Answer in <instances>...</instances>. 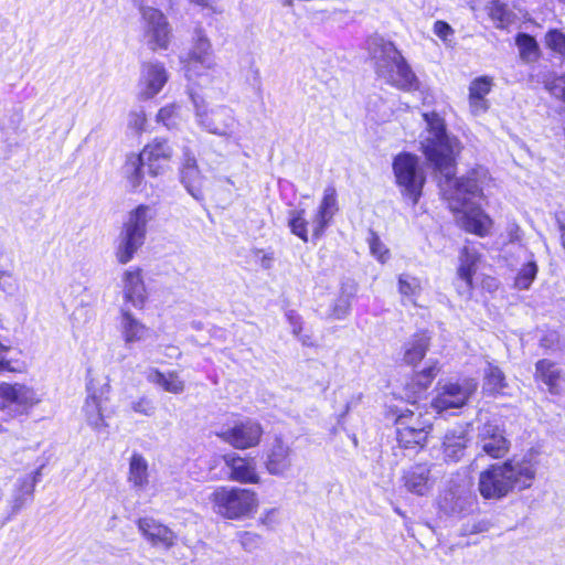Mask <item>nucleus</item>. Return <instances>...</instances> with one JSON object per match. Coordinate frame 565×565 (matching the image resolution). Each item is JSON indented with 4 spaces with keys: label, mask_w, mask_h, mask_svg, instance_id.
I'll return each mask as SVG.
<instances>
[{
    "label": "nucleus",
    "mask_w": 565,
    "mask_h": 565,
    "mask_svg": "<svg viewBox=\"0 0 565 565\" xmlns=\"http://www.w3.org/2000/svg\"><path fill=\"white\" fill-rule=\"evenodd\" d=\"M478 489L484 499L494 497V465H489L479 477Z\"/></svg>",
    "instance_id": "obj_38"
},
{
    "label": "nucleus",
    "mask_w": 565,
    "mask_h": 565,
    "mask_svg": "<svg viewBox=\"0 0 565 565\" xmlns=\"http://www.w3.org/2000/svg\"><path fill=\"white\" fill-rule=\"evenodd\" d=\"M482 449L488 456L494 457V443L492 439H490L488 443H484Z\"/></svg>",
    "instance_id": "obj_57"
},
{
    "label": "nucleus",
    "mask_w": 565,
    "mask_h": 565,
    "mask_svg": "<svg viewBox=\"0 0 565 565\" xmlns=\"http://www.w3.org/2000/svg\"><path fill=\"white\" fill-rule=\"evenodd\" d=\"M185 76L199 85L211 83L217 64L213 54L212 44L201 29H196L192 47L185 58H181Z\"/></svg>",
    "instance_id": "obj_5"
},
{
    "label": "nucleus",
    "mask_w": 565,
    "mask_h": 565,
    "mask_svg": "<svg viewBox=\"0 0 565 565\" xmlns=\"http://www.w3.org/2000/svg\"><path fill=\"white\" fill-rule=\"evenodd\" d=\"M257 256L260 255L259 257V264L262 266V268L264 269H270L273 267V264H274V253L269 252H264L262 249H257L256 253H255Z\"/></svg>",
    "instance_id": "obj_53"
},
{
    "label": "nucleus",
    "mask_w": 565,
    "mask_h": 565,
    "mask_svg": "<svg viewBox=\"0 0 565 565\" xmlns=\"http://www.w3.org/2000/svg\"><path fill=\"white\" fill-rule=\"evenodd\" d=\"M222 441L236 449H248L259 444L263 436V428L259 423L253 419L234 422L232 425H223L214 431Z\"/></svg>",
    "instance_id": "obj_11"
},
{
    "label": "nucleus",
    "mask_w": 565,
    "mask_h": 565,
    "mask_svg": "<svg viewBox=\"0 0 565 565\" xmlns=\"http://www.w3.org/2000/svg\"><path fill=\"white\" fill-rule=\"evenodd\" d=\"M292 448L281 437H276L266 451L265 468L269 475L286 477L292 467Z\"/></svg>",
    "instance_id": "obj_15"
},
{
    "label": "nucleus",
    "mask_w": 565,
    "mask_h": 565,
    "mask_svg": "<svg viewBox=\"0 0 565 565\" xmlns=\"http://www.w3.org/2000/svg\"><path fill=\"white\" fill-rule=\"evenodd\" d=\"M333 217L321 214V212L317 211L315 214L312 221H311V227H312V238L319 239L326 228L329 226Z\"/></svg>",
    "instance_id": "obj_46"
},
{
    "label": "nucleus",
    "mask_w": 565,
    "mask_h": 565,
    "mask_svg": "<svg viewBox=\"0 0 565 565\" xmlns=\"http://www.w3.org/2000/svg\"><path fill=\"white\" fill-rule=\"evenodd\" d=\"M8 365H9L8 361H6L3 359L0 360V371L6 370L8 367Z\"/></svg>",
    "instance_id": "obj_63"
},
{
    "label": "nucleus",
    "mask_w": 565,
    "mask_h": 565,
    "mask_svg": "<svg viewBox=\"0 0 565 565\" xmlns=\"http://www.w3.org/2000/svg\"><path fill=\"white\" fill-rule=\"evenodd\" d=\"M139 154L146 161L149 173L157 177L161 173L163 164L171 159L172 149L166 140H154L147 145Z\"/></svg>",
    "instance_id": "obj_22"
},
{
    "label": "nucleus",
    "mask_w": 565,
    "mask_h": 565,
    "mask_svg": "<svg viewBox=\"0 0 565 565\" xmlns=\"http://www.w3.org/2000/svg\"><path fill=\"white\" fill-rule=\"evenodd\" d=\"M477 257L475 254L465 249L460 258V266L458 268L459 277L466 281L468 286L471 285L472 273L475 271Z\"/></svg>",
    "instance_id": "obj_40"
},
{
    "label": "nucleus",
    "mask_w": 565,
    "mask_h": 565,
    "mask_svg": "<svg viewBox=\"0 0 565 565\" xmlns=\"http://www.w3.org/2000/svg\"><path fill=\"white\" fill-rule=\"evenodd\" d=\"M129 409L138 415L151 417L156 413V405L153 401L147 396H139L129 403Z\"/></svg>",
    "instance_id": "obj_42"
},
{
    "label": "nucleus",
    "mask_w": 565,
    "mask_h": 565,
    "mask_svg": "<svg viewBox=\"0 0 565 565\" xmlns=\"http://www.w3.org/2000/svg\"><path fill=\"white\" fill-rule=\"evenodd\" d=\"M147 380L172 394H181L184 391V382L177 372L162 373L157 369H150L147 372Z\"/></svg>",
    "instance_id": "obj_30"
},
{
    "label": "nucleus",
    "mask_w": 565,
    "mask_h": 565,
    "mask_svg": "<svg viewBox=\"0 0 565 565\" xmlns=\"http://www.w3.org/2000/svg\"><path fill=\"white\" fill-rule=\"evenodd\" d=\"M103 394L94 390L90 384L87 385V397L84 402L82 412L87 425L95 430L107 427L103 415Z\"/></svg>",
    "instance_id": "obj_23"
},
{
    "label": "nucleus",
    "mask_w": 565,
    "mask_h": 565,
    "mask_svg": "<svg viewBox=\"0 0 565 565\" xmlns=\"http://www.w3.org/2000/svg\"><path fill=\"white\" fill-rule=\"evenodd\" d=\"M428 434L423 428H414L406 426H396V439L403 448L424 447L427 441Z\"/></svg>",
    "instance_id": "obj_31"
},
{
    "label": "nucleus",
    "mask_w": 565,
    "mask_h": 565,
    "mask_svg": "<svg viewBox=\"0 0 565 565\" xmlns=\"http://www.w3.org/2000/svg\"><path fill=\"white\" fill-rule=\"evenodd\" d=\"M318 211L321 214L333 217L338 212L337 192L333 186H328L323 191V198L320 202Z\"/></svg>",
    "instance_id": "obj_41"
},
{
    "label": "nucleus",
    "mask_w": 565,
    "mask_h": 565,
    "mask_svg": "<svg viewBox=\"0 0 565 565\" xmlns=\"http://www.w3.org/2000/svg\"><path fill=\"white\" fill-rule=\"evenodd\" d=\"M11 278V274L6 270H0V289L3 291L11 290V284H8L7 279Z\"/></svg>",
    "instance_id": "obj_56"
},
{
    "label": "nucleus",
    "mask_w": 565,
    "mask_h": 565,
    "mask_svg": "<svg viewBox=\"0 0 565 565\" xmlns=\"http://www.w3.org/2000/svg\"><path fill=\"white\" fill-rule=\"evenodd\" d=\"M429 342L430 338L425 332L414 334L404 344V362L409 365L420 362L428 350Z\"/></svg>",
    "instance_id": "obj_29"
},
{
    "label": "nucleus",
    "mask_w": 565,
    "mask_h": 565,
    "mask_svg": "<svg viewBox=\"0 0 565 565\" xmlns=\"http://www.w3.org/2000/svg\"><path fill=\"white\" fill-rule=\"evenodd\" d=\"M146 121L147 118L143 110L131 111L129 114L128 127L140 134L145 129Z\"/></svg>",
    "instance_id": "obj_49"
},
{
    "label": "nucleus",
    "mask_w": 565,
    "mask_h": 565,
    "mask_svg": "<svg viewBox=\"0 0 565 565\" xmlns=\"http://www.w3.org/2000/svg\"><path fill=\"white\" fill-rule=\"evenodd\" d=\"M288 319L290 320L291 324L294 326V333L297 334L301 327L298 326V320H299V317H295L292 312L288 313Z\"/></svg>",
    "instance_id": "obj_58"
},
{
    "label": "nucleus",
    "mask_w": 565,
    "mask_h": 565,
    "mask_svg": "<svg viewBox=\"0 0 565 565\" xmlns=\"http://www.w3.org/2000/svg\"><path fill=\"white\" fill-rule=\"evenodd\" d=\"M469 105L475 115L486 110L489 106L483 97L469 96Z\"/></svg>",
    "instance_id": "obj_52"
},
{
    "label": "nucleus",
    "mask_w": 565,
    "mask_h": 565,
    "mask_svg": "<svg viewBox=\"0 0 565 565\" xmlns=\"http://www.w3.org/2000/svg\"><path fill=\"white\" fill-rule=\"evenodd\" d=\"M398 291L415 303V298L422 292V282L417 277L409 274H401L398 276Z\"/></svg>",
    "instance_id": "obj_35"
},
{
    "label": "nucleus",
    "mask_w": 565,
    "mask_h": 565,
    "mask_svg": "<svg viewBox=\"0 0 565 565\" xmlns=\"http://www.w3.org/2000/svg\"><path fill=\"white\" fill-rule=\"evenodd\" d=\"M138 529L153 545H160L164 548L174 545L177 539L174 532L152 518L139 519Z\"/></svg>",
    "instance_id": "obj_21"
},
{
    "label": "nucleus",
    "mask_w": 565,
    "mask_h": 565,
    "mask_svg": "<svg viewBox=\"0 0 565 565\" xmlns=\"http://www.w3.org/2000/svg\"><path fill=\"white\" fill-rule=\"evenodd\" d=\"M510 450V441L503 436H497V459L504 457Z\"/></svg>",
    "instance_id": "obj_54"
},
{
    "label": "nucleus",
    "mask_w": 565,
    "mask_h": 565,
    "mask_svg": "<svg viewBox=\"0 0 565 565\" xmlns=\"http://www.w3.org/2000/svg\"><path fill=\"white\" fill-rule=\"evenodd\" d=\"M477 388V383L471 379L460 382H448L438 387V393L433 399L431 406L437 413L462 407Z\"/></svg>",
    "instance_id": "obj_12"
},
{
    "label": "nucleus",
    "mask_w": 565,
    "mask_h": 565,
    "mask_svg": "<svg viewBox=\"0 0 565 565\" xmlns=\"http://www.w3.org/2000/svg\"><path fill=\"white\" fill-rule=\"evenodd\" d=\"M393 170L402 193L415 205L420 195L425 177L418 168V159L411 153H401L395 157Z\"/></svg>",
    "instance_id": "obj_10"
},
{
    "label": "nucleus",
    "mask_w": 565,
    "mask_h": 565,
    "mask_svg": "<svg viewBox=\"0 0 565 565\" xmlns=\"http://www.w3.org/2000/svg\"><path fill=\"white\" fill-rule=\"evenodd\" d=\"M511 267L515 271L514 287L521 290L529 289L539 271L533 255L520 249L518 256L512 259Z\"/></svg>",
    "instance_id": "obj_20"
},
{
    "label": "nucleus",
    "mask_w": 565,
    "mask_h": 565,
    "mask_svg": "<svg viewBox=\"0 0 565 565\" xmlns=\"http://www.w3.org/2000/svg\"><path fill=\"white\" fill-rule=\"evenodd\" d=\"M545 44L552 52L565 57V33L558 29H550L545 33Z\"/></svg>",
    "instance_id": "obj_39"
},
{
    "label": "nucleus",
    "mask_w": 565,
    "mask_h": 565,
    "mask_svg": "<svg viewBox=\"0 0 565 565\" xmlns=\"http://www.w3.org/2000/svg\"><path fill=\"white\" fill-rule=\"evenodd\" d=\"M40 402V395L31 386L22 383H0V412L6 419L28 414Z\"/></svg>",
    "instance_id": "obj_8"
},
{
    "label": "nucleus",
    "mask_w": 565,
    "mask_h": 565,
    "mask_svg": "<svg viewBox=\"0 0 565 565\" xmlns=\"http://www.w3.org/2000/svg\"><path fill=\"white\" fill-rule=\"evenodd\" d=\"M147 164L140 154H129L125 163V174L132 189H137L142 181V167Z\"/></svg>",
    "instance_id": "obj_33"
},
{
    "label": "nucleus",
    "mask_w": 565,
    "mask_h": 565,
    "mask_svg": "<svg viewBox=\"0 0 565 565\" xmlns=\"http://www.w3.org/2000/svg\"><path fill=\"white\" fill-rule=\"evenodd\" d=\"M198 125L209 134L232 138L238 127L234 110L226 105H209L203 98L192 95Z\"/></svg>",
    "instance_id": "obj_7"
},
{
    "label": "nucleus",
    "mask_w": 565,
    "mask_h": 565,
    "mask_svg": "<svg viewBox=\"0 0 565 565\" xmlns=\"http://www.w3.org/2000/svg\"><path fill=\"white\" fill-rule=\"evenodd\" d=\"M156 216L154 209L140 204L129 212L118 236L116 258L120 264L129 263L137 250L143 245L147 234V225Z\"/></svg>",
    "instance_id": "obj_4"
},
{
    "label": "nucleus",
    "mask_w": 565,
    "mask_h": 565,
    "mask_svg": "<svg viewBox=\"0 0 565 565\" xmlns=\"http://www.w3.org/2000/svg\"><path fill=\"white\" fill-rule=\"evenodd\" d=\"M238 541L241 546L247 551L252 552L259 547L262 544L260 535L253 532H242L238 534Z\"/></svg>",
    "instance_id": "obj_48"
},
{
    "label": "nucleus",
    "mask_w": 565,
    "mask_h": 565,
    "mask_svg": "<svg viewBox=\"0 0 565 565\" xmlns=\"http://www.w3.org/2000/svg\"><path fill=\"white\" fill-rule=\"evenodd\" d=\"M508 239L510 243H519L521 241V230L516 224H511L509 226Z\"/></svg>",
    "instance_id": "obj_55"
},
{
    "label": "nucleus",
    "mask_w": 565,
    "mask_h": 565,
    "mask_svg": "<svg viewBox=\"0 0 565 565\" xmlns=\"http://www.w3.org/2000/svg\"><path fill=\"white\" fill-rule=\"evenodd\" d=\"M168 79L169 74L163 63L159 61L142 63L139 79L140 97L143 99L154 97L161 92Z\"/></svg>",
    "instance_id": "obj_13"
},
{
    "label": "nucleus",
    "mask_w": 565,
    "mask_h": 565,
    "mask_svg": "<svg viewBox=\"0 0 565 565\" xmlns=\"http://www.w3.org/2000/svg\"><path fill=\"white\" fill-rule=\"evenodd\" d=\"M366 44L379 77L407 92L419 87L417 76L391 41L374 35L367 40Z\"/></svg>",
    "instance_id": "obj_2"
},
{
    "label": "nucleus",
    "mask_w": 565,
    "mask_h": 565,
    "mask_svg": "<svg viewBox=\"0 0 565 565\" xmlns=\"http://www.w3.org/2000/svg\"><path fill=\"white\" fill-rule=\"evenodd\" d=\"M225 468L228 471V479L239 483H259L260 477L257 472L256 460L252 457H242L236 452L223 456Z\"/></svg>",
    "instance_id": "obj_14"
},
{
    "label": "nucleus",
    "mask_w": 565,
    "mask_h": 565,
    "mask_svg": "<svg viewBox=\"0 0 565 565\" xmlns=\"http://www.w3.org/2000/svg\"><path fill=\"white\" fill-rule=\"evenodd\" d=\"M148 460L139 452H134L129 459L127 481L135 491H142L149 484Z\"/></svg>",
    "instance_id": "obj_27"
},
{
    "label": "nucleus",
    "mask_w": 565,
    "mask_h": 565,
    "mask_svg": "<svg viewBox=\"0 0 565 565\" xmlns=\"http://www.w3.org/2000/svg\"><path fill=\"white\" fill-rule=\"evenodd\" d=\"M121 291L126 305L142 309L147 301V289L140 268L127 269L121 278Z\"/></svg>",
    "instance_id": "obj_16"
},
{
    "label": "nucleus",
    "mask_w": 565,
    "mask_h": 565,
    "mask_svg": "<svg viewBox=\"0 0 565 565\" xmlns=\"http://www.w3.org/2000/svg\"><path fill=\"white\" fill-rule=\"evenodd\" d=\"M440 367L437 362L429 364L423 371L418 372L415 375V383L423 390L427 388L433 380L438 375Z\"/></svg>",
    "instance_id": "obj_43"
},
{
    "label": "nucleus",
    "mask_w": 565,
    "mask_h": 565,
    "mask_svg": "<svg viewBox=\"0 0 565 565\" xmlns=\"http://www.w3.org/2000/svg\"><path fill=\"white\" fill-rule=\"evenodd\" d=\"M367 242L372 255L376 257L381 263H385L388 259L390 252L381 242L380 237L374 232H371Z\"/></svg>",
    "instance_id": "obj_45"
},
{
    "label": "nucleus",
    "mask_w": 565,
    "mask_h": 565,
    "mask_svg": "<svg viewBox=\"0 0 565 565\" xmlns=\"http://www.w3.org/2000/svg\"><path fill=\"white\" fill-rule=\"evenodd\" d=\"M274 513H275V511H274V510H273V511H270V512H269V513H268V514L263 519V522H264L265 524H267L269 521H271L270 515H273Z\"/></svg>",
    "instance_id": "obj_64"
},
{
    "label": "nucleus",
    "mask_w": 565,
    "mask_h": 565,
    "mask_svg": "<svg viewBox=\"0 0 565 565\" xmlns=\"http://www.w3.org/2000/svg\"><path fill=\"white\" fill-rule=\"evenodd\" d=\"M491 78L480 77L475 79L469 87V96L483 97L491 90Z\"/></svg>",
    "instance_id": "obj_47"
},
{
    "label": "nucleus",
    "mask_w": 565,
    "mask_h": 565,
    "mask_svg": "<svg viewBox=\"0 0 565 565\" xmlns=\"http://www.w3.org/2000/svg\"><path fill=\"white\" fill-rule=\"evenodd\" d=\"M290 231L303 242H308V222L305 218V210H294L290 212L288 221Z\"/></svg>",
    "instance_id": "obj_37"
},
{
    "label": "nucleus",
    "mask_w": 565,
    "mask_h": 565,
    "mask_svg": "<svg viewBox=\"0 0 565 565\" xmlns=\"http://www.w3.org/2000/svg\"><path fill=\"white\" fill-rule=\"evenodd\" d=\"M539 462L532 455L513 456L497 466V499L530 489L536 479Z\"/></svg>",
    "instance_id": "obj_3"
},
{
    "label": "nucleus",
    "mask_w": 565,
    "mask_h": 565,
    "mask_svg": "<svg viewBox=\"0 0 565 565\" xmlns=\"http://www.w3.org/2000/svg\"><path fill=\"white\" fill-rule=\"evenodd\" d=\"M213 511L231 520L249 515L257 507L256 493L236 487H220L211 495Z\"/></svg>",
    "instance_id": "obj_6"
},
{
    "label": "nucleus",
    "mask_w": 565,
    "mask_h": 565,
    "mask_svg": "<svg viewBox=\"0 0 565 565\" xmlns=\"http://www.w3.org/2000/svg\"><path fill=\"white\" fill-rule=\"evenodd\" d=\"M467 443V431L462 427L449 429L443 443L445 460L451 462L459 461L465 455Z\"/></svg>",
    "instance_id": "obj_26"
},
{
    "label": "nucleus",
    "mask_w": 565,
    "mask_h": 565,
    "mask_svg": "<svg viewBox=\"0 0 565 565\" xmlns=\"http://www.w3.org/2000/svg\"><path fill=\"white\" fill-rule=\"evenodd\" d=\"M495 379H497V386H498V385H500V386H501V381H503V380H504L503 374L497 371Z\"/></svg>",
    "instance_id": "obj_62"
},
{
    "label": "nucleus",
    "mask_w": 565,
    "mask_h": 565,
    "mask_svg": "<svg viewBox=\"0 0 565 565\" xmlns=\"http://www.w3.org/2000/svg\"><path fill=\"white\" fill-rule=\"evenodd\" d=\"M562 82H563V86H562V90H561V99L563 102H565V75L563 76Z\"/></svg>",
    "instance_id": "obj_61"
},
{
    "label": "nucleus",
    "mask_w": 565,
    "mask_h": 565,
    "mask_svg": "<svg viewBox=\"0 0 565 565\" xmlns=\"http://www.w3.org/2000/svg\"><path fill=\"white\" fill-rule=\"evenodd\" d=\"M141 28L147 45L151 51L168 50L172 39V28L167 17L157 8L139 4Z\"/></svg>",
    "instance_id": "obj_9"
},
{
    "label": "nucleus",
    "mask_w": 565,
    "mask_h": 565,
    "mask_svg": "<svg viewBox=\"0 0 565 565\" xmlns=\"http://www.w3.org/2000/svg\"><path fill=\"white\" fill-rule=\"evenodd\" d=\"M157 119L167 128H174L179 120V107L177 105L162 107L158 113Z\"/></svg>",
    "instance_id": "obj_44"
},
{
    "label": "nucleus",
    "mask_w": 565,
    "mask_h": 565,
    "mask_svg": "<svg viewBox=\"0 0 565 565\" xmlns=\"http://www.w3.org/2000/svg\"><path fill=\"white\" fill-rule=\"evenodd\" d=\"M350 291L347 290L345 286L343 285L341 288V296L334 301L332 306V317L341 320L344 319L351 307V298L354 295L355 288L354 286H350Z\"/></svg>",
    "instance_id": "obj_36"
},
{
    "label": "nucleus",
    "mask_w": 565,
    "mask_h": 565,
    "mask_svg": "<svg viewBox=\"0 0 565 565\" xmlns=\"http://www.w3.org/2000/svg\"><path fill=\"white\" fill-rule=\"evenodd\" d=\"M191 2H193L194 4L200 6L202 8H211L210 0H191Z\"/></svg>",
    "instance_id": "obj_59"
},
{
    "label": "nucleus",
    "mask_w": 565,
    "mask_h": 565,
    "mask_svg": "<svg viewBox=\"0 0 565 565\" xmlns=\"http://www.w3.org/2000/svg\"><path fill=\"white\" fill-rule=\"evenodd\" d=\"M119 324L121 335L127 345L143 341L149 335V328L139 321L125 306L120 308Z\"/></svg>",
    "instance_id": "obj_25"
},
{
    "label": "nucleus",
    "mask_w": 565,
    "mask_h": 565,
    "mask_svg": "<svg viewBox=\"0 0 565 565\" xmlns=\"http://www.w3.org/2000/svg\"><path fill=\"white\" fill-rule=\"evenodd\" d=\"M519 49L520 58L524 62H535L541 56V49L536 39L524 32H520L514 38Z\"/></svg>",
    "instance_id": "obj_32"
},
{
    "label": "nucleus",
    "mask_w": 565,
    "mask_h": 565,
    "mask_svg": "<svg viewBox=\"0 0 565 565\" xmlns=\"http://www.w3.org/2000/svg\"><path fill=\"white\" fill-rule=\"evenodd\" d=\"M434 31L436 35H438L443 40H447V38L454 33L451 26L444 21L435 22Z\"/></svg>",
    "instance_id": "obj_51"
},
{
    "label": "nucleus",
    "mask_w": 565,
    "mask_h": 565,
    "mask_svg": "<svg viewBox=\"0 0 565 565\" xmlns=\"http://www.w3.org/2000/svg\"><path fill=\"white\" fill-rule=\"evenodd\" d=\"M484 459H486V456H484V455H479V456L476 458L475 462H473V467H475V468H479V467H480L481 461H483Z\"/></svg>",
    "instance_id": "obj_60"
},
{
    "label": "nucleus",
    "mask_w": 565,
    "mask_h": 565,
    "mask_svg": "<svg viewBox=\"0 0 565 565\" xmlns=\"http://www.w3.org/2000/svg\"><path fill=\"white\" fill-rule=\"evenodd\" d=\"M39 476L40 470L35 471L34 476L18 479L9 500V512L1 520L2 525L10 521L32 499Z\"/></svg>",
    "instance_id": "obj_18"
},
{
    "label": "nucleus",
    "mask_w": 565,
    "mask_h": 565,
    "mask_svg": "<svg viewBox=\"0 0 565 565\" xmlns=\"http://www.w3.org/2000/svg\"><path fill=\"white\" fill-rule=\"evenodd\" d=\"M404 484L406 489L417 495L427 494L431 487L430 466L427 463H418L413 466L404 473Z\"/></svg>",
    "instance_id": "obj_24"
},
{
    "label": "nucleus",
    "mask_w": 565,
    "mask_h": 565,
    "mask_svg": "<svg viewBox=\"0 0 565 565\" xmlns=\"http://www.w3.org/2000/svg\"><path fill=\"white\" fill-rule=\"evenodd\" d=\"M181 182L196 201L204 200L203 185L204 178L198 167L193 154L185 151L181 168Z\"/></svg>",
    "instance_id": "obj_19"
},
{
    "label": "nucleus",
    "mask_w": 565,
    "mask_h": 565,
    "mask_svg": "<svg viewBox=\"0 0 565 565\" xmlns=\"http://www.w3.org/2000/svg\"><path fill=\"white\" fill-rule=\"evenodd\" d=\"M423 117L426 129L420 135L422 150L440 173L439 186L444 199L452 212L462 213L467 231L483 235L491 222L482 211L486 171L478 168L467 177L455 179V141L447 135L444 119L436 113H426Z\"/></svg>",
    "instance_id": "obj_1"
},
{
    "label": "nucleus",
    "mask_w": 565,
    "mask_h": 565,
    "mask_svg": "<svg viewBox=\"0 0 565 565\" xmlns=\"http://www.w3.org/2000/svg\"><path fill=\"white\" fill-rule=\"evenodd\" d=\"M536 383H542L552 395H559L562 384L565 382V373L559 364L550 359H540L535 362L533 374Z\"/></svg>",
    "instance_id": "obj_17"
},
{
    "label": "nucleus",
    "mask_w": 565,
    "mask_h": 565,
    "mask_svg": "<svg viewBox=\"0 0 565 565\" xmlns=\"http://www.w3.org/2000/svg\"><path fill=\"white\" fill-rule=\"evenodd\" d=\"M475 502V498L469 490L465 488L450 489L441 499V507L450 513H463L468 511Z\"/></svg>",
    "instance_id": "obj_28"
},
{
    "label": "nucleus",
    "mask_w": 565,
    "mask_h": 565,
    "mask_svg": "<svg viewBox=\"0 0 565 565\" xmlns=\"http://www.w3.org/2000/svg\"><path fill=\"white\" fill-rule=\"evenodd\" d=\"M396 426H406V427H414V428H423V431L426 434H429L431 430V424L428 419H426L422 413H415L411 409H406L405 412H402L396 420Z\"/></svg>",
    "instance_id": "obj_34"
},
{
    "label": "nucleus",
    "mask_w": 565,
    "mask_h": 565,
    "mask_svg": "<svg viewBox=\"0 0 565 565\" xmlns=\"http://www.w3.org/2000/svg\"><path fill=\"white\" fill-rule=\"evenodd\" d=\"M490 526H491V524L489 522L480 521V522H476L471 525L466 524L462 527V532L465 535L476 534V533H481V532L488 531L490 529Z\"/></svg>",
    "instance_id": "obj_50"
}]
</instances>
